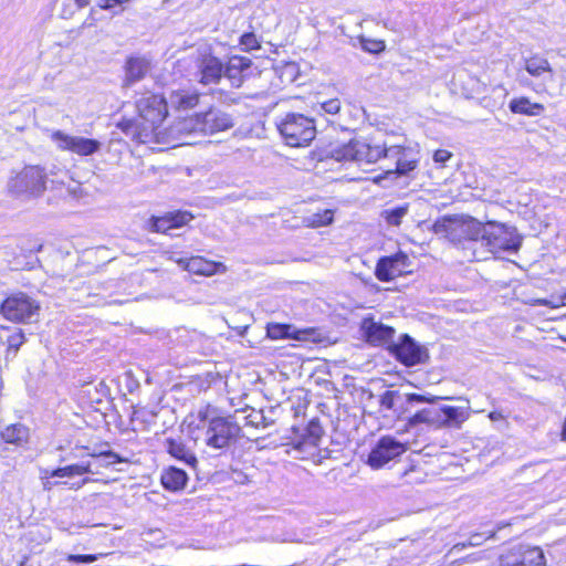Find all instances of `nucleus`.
Segmentation results:
<instances>
[{"mask_svg":"<svg viewBox=\"0 0 566 566\" xmlns=\"http://www.w3.org/2000/svg\"><path fill=\"white\" fill-rule=\"evenodd\" d=\"M251 60L244 56H232L223 69V74L230 80L232 86L240 87L245 77V72L251 67Z\"/></svg>","mask_w":566,"mask_h":566,"instance_id":"obj_19","label":"nucleus"},{"mask_svg":"<svg viewBox=\"0 0 566 566\" xmlns=\"http://www.w3.org/2000/svg\"><path fill=\"white\" fill-rule=\"evenodd\" d=\"M78 8H83L88 4V0H75Z\"/></svg>","mask_w":566,"mask_h":566,"instance_id":"obj_51","label":"nucleus"},{"mask_svg":"<svg viewBox=\"0 0 566 566\" xmlns=\"http://www.w3.org/2000/svg\"><path fill=\"white\" fill-rule=\"evenodd\" d=\"M85 473L96 474L97 471L94 470L93 463H82V464H71L63 468H57L50 473L51 478H64V476H74L82 475Z\"/></svg>","mask_w":566,"mask_h":566,"instance_id":"obj_29","label":"nucleus"},{"mask_svg":"<svg viewBox=\"0 0 566 566\" xmlns=\"http://www.w3.org/2000/svg\"><path fill=\"white\" fill-rule=\"evenodd\" d=\"M384 145L382 146H370L368 151V164H374L378 161L380 158H384Z\"/></svg>","mask_w":566,"mask_h":566,"instance_id":"obj_41","label":"nucleus"},{"mask_svg":"<svg viewBox=\"0 0 566 566\" xmlns=\"http://www.w3.org/2000/svg\"><path fill=\"white\" fill-rule=\"evenodd\" d=\"M388 348L396 359L407 367L424 364L429 359L428 349L408 334L401 335L397 343H390Z\"/></svg>","mask_w":566,"mask_h":566,"instance_id":"obj_10","label":"nucleus"},{"mask_svg":"<svg viewBox=\"0 0 566 566\" xmlns=\"http://www.w3.org/2000/svg\"><path fill=\"white\" fill-rule=\"evenodd\" d=\"M321 108L331 115H335L340 111V101L338 98H332L321 104Z\"/></svg>","mask_w":566,"mask_h":566,"instance_id":"obj_38","label":"nucleus"},{"mask_svg":"<svg viewBox=\"0 0 566 566\" xmlns=\"http://www.w3.org/2000/svg\"><path fill=\"white\" fill-rule=\"evenodd\" d=\"M481 245L485 247L493 254L503 251L515 253L522 245V239L515 233L514 228L507 227L504 223L488 221Z\"/></svg>","mask_w":566,"mask_h":566,"instance_id":"obj_7","label":"nucleus"},{"mask_svg":"<svg viewBox=\"0 0 566 566\" xmlns=\"http://www.w3.org/2000/svg\"><path fill=\"white\" fill-rule=\"evenodd\" d=\"M151 69L150 61L143 56H130L127 59L124 70V87H129L146 77Z\"/></svg>","mask_w":566,"mask_h":566,"instance_id":"obj_17","label":"nucleus"},{"mask_svg":"<svg viewBox=\"0 0 566 566\" xmlns=\"http://www.w3.org/2000/svg\"><path fill=\"white\" fill-rule=\"evenodd\" d=\"M188 482L187 473L178 468L170 467L161 474V484L168 491H180Z\"/></svg>","mask_w":566,"mask_h":566,"instance_id":"obj_24","label":"nucleus"},{"mask_svg":"<svg viewBox=\"0 0 566 566\" xmlns=\"http://www.w3.org/2000/svg\"><path fill=\"white\" fill-rule=\"evenodd\" d=\"M249 423L254 424L256 427L263 426L268 427L272 423V421H268L266 417L262 411H256L248 416Z\"/></svg>","mask_w":566,"mask_h":566,"instance_id":"obj_40","label":"nucleus"},{"mask_svg":"<svg viewBox=\"0 0 566 566\" xmlns=\"http://www.w3.org/2000/svg\"><path fill=\"white\" fill-rule=\"evenodd\" d=\"M42 484H43V489L45 491H51L55 485H67L69 483L65 482V481H56V482H52L50 481L49 479L46 478H42Z\"/></svg>","mask_w":566,"mask_h":566,"instance_id":"obj_45","label":"nucleus"},{"mask_svg":"<svg viewBox=\"0 0 566 566\" xmlns=\"http://www.w3.org/2000/svg\"><path fill=\"white\" fill-rule=\"evenodd\" d=\"M432 230L452 242L469 240L481 244L485 224L472 217H443L433 223Z\"/></svg>","mask_w":566,"mask_h":566,"instance_id":"obj_4","label":"nucleus"},{"mask_svg":"<svg viewBox=\"0 0 566 566\" xmlns=\"http://www.w3.org/2000/svg\"><path fill=\"white\" fill-rule=\"evenodd\" d=\"M120 3H123V0H102L98 6L102 9H112Z\"/></svg>","mask_w":566,"mask_h":566,"instance_id":"obj_46","label":"nucleus"},{"mask_svg":"<svg viewBox=\"0 0 566 566\" xmlns=\"http://www.w3.org/2000/svg\"><path fill=\"white\" fill-rule=\"evenodd\" d=\"M361 331L366 340L375 346L384 345L390 342L395 335V329L373 318H365L361 323Z\"/></svg>","mask_w":566,"mask_h":566,"instance_id":"obj_16","label":"nucleus"},{"mask_svg":"<svg viewBox=\"0 0 566 566\" xmlns=\"http://www.w3.org/2000/svg\"><path fill=\"white\" fill-rule=\"evenodd\" d=\"M407 149L400 145L387 146L384 144V158H392L397 161L398 157L402 156Z\"/></svg>","mask_w":566,"mask_h":566,"instance_id":"obj_37","label":"nucleus"},{"mask_svg":"<svg viewBox=\"0 0 566 566\" xmlns=\"http://www.w3.org/2000/svg\"><path fill=\"white\" fill-rule=\"evenodd\" d=\"M380 44H381V42H374V48H367V46H364V48L367 51L377 52V51L381 50Z\"/></svg>","mask_w":566,"mask_h":566,"instance_id":"obj_47","label":"nucleus"},{"mask_svg":"<svg viewBox=\"0 0 566 566\" xmlns=\"http://www.w3.org/2000/svg\"><path fill=\"white\" fill-rule=\"evenodd\" d=\"M406 402L411 407L419 403H428L427 407L416 411L413 415L406 416L407 423L416 427L420 423L441 427H459L468 419V411L463 407L441 406L437 403L440 397L432 395L407 394Z\"/></svg>","mask_w":566,"mask_h":566,"instance_id":"obj_2","label":"nucleus"},{"mask_svg":"<svg viewBox=\"0 0 566 566\" xmlns=\"http://www.w3.org/2000/svg\"><path fill=\"white\" fill-rule=\"evenodd\" d=\"M90 480L88 479H84L82 482L80 483H73L70 489H75V490H78L81 489L84 484H86Z\"/></svg>","mask_w":566,"mask_h":566,"instance_id":"obj_48","label":"nucleus"},{"mask_svg":"<svg viewBox=\"0 0 566 566\" xmlns=\"http://www.w3.org/2000/svg\"><path fill=\"white\" fill-rule=\"evenodd\" d=\"M198 103L199 94L197 92L180 90L170 94L168 105L178 111H188L197 106Z\"/></svg>","mask_w":566,"mask_h":566,"instance_id":"obj_25","label":"nucleus"},{"mask_svg":"<svg viewBox=\"0 0 566 566\" xmlns=\"http://www.w3.org/2000/svg\"><path fill=\"white\" fill-rule=\"evenodd\" d=\"M306 332H298L297 335L295 336L296 339H304L305 337H302L301 335H305Z\"/></svg>","mask_w":566,"mask_h":566,"instance_id":"obj_52","label":"nucleus"},{"mask_svg":"<svg viewBox=\"0 0 566 566\" xmlns=\"http://www.w3.org/2000/svg\"><path fill=\"white\" fill-rule=\"evenodd\" d=\"M277 129L291 147L307 146L316 136L314 119L300 113H287L277 123Z\"/></svg>","mask_w":566,"mask_h":566,"instance_id":"obj_5","label":"nucleus"},{"mask_svg":"<svg viewBox=\"0 0 566 566\" xmlns=\"http://www.w3.org/2000/svg\"><path fill=\"white\" fill-rule=\"evenodd\" d=\"M563 305H566V294L562 297Z\"/></svg>","mask_w":566,"mask_h":566,"instance_id":"obj_54","label":"nucleus"},{"mask_svg":"<svg viewBox=\"0 0 566 566\" xmlns=\"http://www.w3.org/2000/svg\"><path fill=\"white\" fill-rule=\"evenodd\" d=\"M97 559H98V556L94 555V554H87V555L70 554L66 557L67 562L76 563V564H78V563L91 564V563L96 562Z\"/></svg>","mask_w":566,"mask_h":566,"instance_id":"obj_39","label":"nucleus"},{"mask_svg":"<svg viewBox=\"0 0 566 566\" xmlns=\"http://www.w3.org/2000/svg\"><path fill=\"white\" fill-rule=\"evenodd\" d=\"M241 43L244 44L245 46L250 48V49L255 48L256 40H255L254 34H252V33L243 34L241 36Z\"/></svg>","mask_w":566,"mask_h":566,"instance_id":"obj_44","label":"nucleus"},{"mask_svg":"<svg viewBox=\"0 0 566 566\" xmlns=\"http://www.w3.org/2000/svg\"><path fill=\"white\" fill-rule=\"evenodd\" d=\"M512 113L527 116H538L544 112V106L538 103H532L526 97L514 98L509 105Z\"/></svg>","mask_w":566,"mask_h":566,"instance_id":"obj_28","label":"nucleus"},{"mask_svg":"<svg viewBox=\"0 0 566 566\" xmlns=\"http://www.w3.org/2000/svg\"><path fill=\"white\" fill-rule=\"evenodd\" d=\"M165 448L171 457L196 469L198 460L193 452L181 440L167 438Z\"/></svg>","mask_w":566,"mask_h":566,"instance_id":"obj_20","label":"nucleus"},{"mask_svg":"<svg viewBox=\"0 0 566 566\" xmlns=\"http://www.w3.org/2000/svg\"><path fill=\"white\" fill-rule=\"evenodd\" d=\"M0 434L6 443L17 447L27 443L30 437L29 428L22 423L10 424L6 427Z\"/></svg>","mask_w":566,"mask_h":566,"instance_id":"obj_27","label":"nucleus"},{"mask_svg":"<svg viewBox=\"0 0 566 566\" xmlns=\"http://www.w3.org/2000/svg\"><path fill=\"white\" fill-rule=\"evenodd\" d=\"M200 82L202 84L216 83L223 74V64L216 56H205L200 63Z\"/></svg>","mask_w":566,"mask_h":566,"instance_id":"obj_21","label":"nucleus"},{"mask_svg":"<svg viewBox=\"0 0 566 566\" xmlns=\"http://www.w3.org/2000/svg\"><path fill=\"white\" fill-rule=\"evenodd\" d=\"M291 326L284 324H269L266 334L272 339L287 338L291 337Z\"/></svg>","mask_w":566,"mask_h":566,"instance_id":"obj_34","label":"nucleus"},{"mask_svg":"<svg viewBox=\"0 0 566 566\" xmlns=\"http://www.w3.org/2000/svg\"><path fill=\"white\" fill-rule=\"evenodd\" d=\"M334 220V211L331 209H325L323 211L315 212L308 217H306L305 221L308 227L318 228L325 227L333 222Z\"/></svg>","mask_w":566,"mask_h":566,"instance_id":"obj_32","label":"nucleus"},{"mask_svg":"<svg viewBox=\"0 0 566 566\" xmlns=\"http://www.w3.org/2000/svg\"><path fill=\"white\" fill-rule=\"evenodd\" d=\"M93 458L98 459V465L95 467L94 470L98 472L99 467H109L115 463H123L126 460L112 450L101 451L99 453H92Z\"/></svg>","mask_w":566,"mask_h":566,"instance_id":"obj_33","label":"nucleus"},{"mask_svg":"<svg viewBox=\"0 0 566 566\" xmlns=\"http://www.w3.org/2000/svg\"><path fill=\"white\" fill-rule=\"evenodd\" d=\"M51 138L61 150H70L80 156H90L101 149L102 144L97 139L71 136L62 130L52 133Z\"/></svg>","mask_w":566,"mask_h":566,"instance_id":"obj_13","label":"nucleus"},{"mask_svg":"<svg viewBox=\"0 0 566 566\" xmlns=\"http://www.w3.org/2000/svg\"><path fill=\"white\" fill-rule=\"evenodd\" d=\"M39 304L24 293L8 296L1 304L0 312L9 321L29 323L38 315Z\"/></svg>","mask_w":566,"mask_h":566,"instance_id":"obj_9","label":"nucleus"},{"mask_svg":"<svg viewBox=\"0 0 566 566\" xmlns=\"http://www.w3.org/2000/svg\"><path fill=\"white\" fill-rule=\"evenodd\" d=\"M490 418H491L492 420H495V419H497V416H496V413H495V412H491V413H490Z\"/></svg>","mask_w":566,"mask_h":566,"instance_id":"obj_53","label":"nucleus"},{"mask_svg":"<svg viewBox=\"0 0 566 566\" xmlns=\"http://www.w3.org/2000/svg\"><path fill=\"white\" fill-rule=\"evenodd\" d=\"M137 118H122L117 127L132 139L146 144L149 143L156 128L168 115V102L163 95L149 94L142 96L136 102Z\"/></svg>","mask_w":566,"mask_h":566,"instance_id":"obj_1","label":"nucleus"},{"mask_svg":"<svg viewBox=\"0 0 566 566\" xmlns=\"http://www.w3.org/2000/svg\"><path fill=\"white\" fill-rule=\"evenodd\" d=\"M192 219L189 212H169L163 217H151L149 219V229L154 232L168 233L169 230L180 228Z\"/></svg>","mask_w":566,"mask_h":566,"instance_id":"obj_18","label":"nucleus"},{"mask_svg":"<svg viewBox=\"0 0 566 566\" xmlns=\"http://www.w3.org/2000/svg\"><path fill=\"white\" fill-rule=\"evenodd\" d=\"M545 557L537 547L516 545L500 557V566H543Z\"/></svg>","mask_w":566,"mask_h":566,"instance_id":"obj_12","label":"nucleus"},{"mask_svg":"<svg viewBox=\"0 0 566 566\" xmlns=\"http://www.w3.org/2000/svg\"><path fill=\"white\" fill-rule=\"evenodd\" d=\"M234 125L230 114L219 109L210 108L205 113L197 114L195 117L188 118L182 123V127H178L179 132L185 133H202L216 134L228 130Z\"/></svg>","mask_w":566,"mask_h":566,"instance_id":"obj_8","label":"nucleus"},{"mask_svg":"<svg viewBox=\"0 0 566 566\" xmlns=\"http://www.w3.org/2000/svg\"><path fill=\"white\" fill-rule=\"evenodd\" d=\"M409 258L402 252L394 255L382 256L378 260L375 275L381 282H389L400 276L408 266Z\"/></svg>","mask_w":566,"mask_h":566,"instance_id":"obj_15","label":"nucleus"},{"mask_svg":"<svg viewBox=\"0 0 566 566\" xmlns=\"http://www.w3.org/2000/svg\"><path fill=\"white\" fill-rule=\"evenodd\" d=\"M48 175L43 167L25 166L8 181V190L15 197H40L46 189Z\"/></svg>","mask_w":566,"mask_h":566,"instance_id":"obj_6","label":"nucleus"},{"mask_svg":"<svg viewBox=\"0 0 566 566\" xmlns=\"http://www.w3.org/2000/svg\"><path fill=\"white\" fill-rule=\"evenodd\" d=\"M323 433L324 430L319 424V421L317 419H313L305 428V433L302 436V439L294 443V448L301 452L307 451L308 448H316Z\"/></svg>","mask_w":566,"mask_h":566,"instance_id":"obj_22","label":"nucleus"},{"mask_svg":"<svg viewBox=\"0 0 566 566\" xmlns=\"http://www.w3.org/2000/svg\"><path fill=\"white\" fill-rule=\"evenodd\" d=\"M24 340L25 338L22 332L11 335L8 339L9 346L11 348H15V350L19 349V347L24 343Z\"/></svg>","mask_w":566,"mask_h":566,"instance_id":"obj_43","label":"nucleus"},{"mask_svg":"<svg viewBox=\"0 0 566 566\" xmlns=\"http://www.w3.org/2000/svg\"><path fill=\"white\" fill-rule=\"evenodd\" d=\"M384 213L386 221L390 226H399L401 223L402 218L408 213V207H396L391 210H386Z\"/></svg>","mask_w":566,"mask_h":566,"instance_id":"obj_35","label":"nucleus"},{"mask_svg":"<svg viewBox=\"0 0 566 566\" xmlns=\"http://www.w3.org/2000/svg\"><path fill=\"white\" fill-rule=\"evenodd\" d=\"M525 70L533 76H539L543 73H548L553 78V70L548 61L544 57L533 56L526 60Z\"/></svg>","mask_w":566,"mask_h":566,"instance_id":"obj_30","label":"nucleus"},{"mask_svg":"<svg viewBox=\"0 0 566 566\" xmlns=\"http://www.w3.org/2000/svg\"><path fill=\"white\" fill-rule=\"evenodd\" d=\"M188 261V259H178L177 260V263L178 265L184 269L186 271V262Z\"/></svg>","mask_w":566,"mask_h":566,"instance_id":"obj_50","label":"nucleus"},{"mask_svg":"<svg viewBox=\"0 0 566 566\" xmlns=\"http://www.w3.org/2000/svg\"><path fill=\"white\" fill-rule=\"evenodd\" d=\"M402 396L398 390H387L380 396V406L398 413L399 418H405L410 412V406L406 402L400 403Z\"/></svg>","mask_w":566,"mask_h":566,"instance_id":"obj_26","label":"nucleus"},{"mask_svg":"<svg viewBox=\"0 0 566 566\" xmlns=\"http://www.w3.org/2000/svg\"><path fill=\"white\" fill-rule=\"evenodd\" d=\"M369 144L350 139L347 144L332 146L327 156L337 161H356L358 164H368Z\"/></svg>","mask_w":566,"mask_h":566,"instance_id":"obj_14","label":"nucleus"},{"mask_svg":"<svg viewBox=\"0 0 566 566\" xmlns=\"http://www.w3.org/2000/svg\"><path fill=\"white\" fill-rule=\"evenodd\" d=\"M223 268L221 263L206 260L202 256H191L186 262V271L197 275L210 276Z\"/></svg>","mask_w":566,"mask_h":566,"instance_id":"obj_23","label":"nucleus"},{"mask_svg":"<svg viewBox=\"0 0 566 566\" xmlns=\"http://www.w3.org/2000/svg\"><path fill=\"white\" fill-rule=\"evenodd\" d=\"M494 536H495V533L491 532L490 535L488 536V538H492ZM485 539H486V537L484 536V534L475 533L470 536L468 543L457 544L453 546L452 551H461V549L465 548L467 546H479Z\"/></svg>","mask_w":566,"mask_h":566,"instance_id":"obj_36","label":"nucleus"},{"mask_svg":"<svg viewBox=\"0 0 566 566\" xmlns=\"http://www.w3.org/2000/svg\"><path fill=\"white\" fill-rule=\"evenodd\" d=\"M407 447L394 437L385 436L380 438L368 454L367 463L373 469H381L389 461L395 460L405 453Z\"/></svg>","mask_w":566,"mask_h":566,"instance_id":"obj_11","label":"nucleus"},{"mask_svg":"<svg viewBox=\"0 0 566 566\" xmlns=\"http://www.w3.org/2000/svg\"><path fill=\"white\" fill-rule=\"evenodd\" d=\"M413 472H416V468L415 467H410L408 470H405L401 473V478H408Z\"/></svg>","mask_w":566,"mask_h":566,"instance_id":"obj_49","label":"nucleus"},{"mask_svg":"<svg viewBox=\"0 0 566 566\" xmlns=\"http://www.w3.org/2000/svg\"><path fill=\"white\" fill-rule=\"evenodd\" d=\"M241 427L231 417H205L198 427L196 440H201L207 448L222 454L238 440Z\"/></svg>","mask_w":566,"mask_h":566,"instance_id":"obj_3","label":"nucleus"},{"mask_svg":"<svg viewBox=\"0 0 566 566\" xmlns=\"http://www.w3.org/2000/svg\"><path fill=\"white\" fill-rule=\"evenodd\" d=\"M418 165V158L415 156L412 149L408 148L405 154L398 157L396 161V172L401 176L408 175L415 170Z\"/></svg>","mask_w":566,"mask_h":566,"instance_id":"obj_31","label":"nucleus"},{"mask_svg":"<svg viewBox=\"0 0 566 566\" xmlns=\"http://www.w3.org/2000/svg\"><path fill=\"white\" fill-rule=\"evenodd\" d=\"M452 154L447 149H438L433 154V160L437 164L444 165L450 158Z\"/></svg>","mask_w":566,"mask_h":566,"instance_id":"obj_42","label":"nucleus"}]
</instances>
